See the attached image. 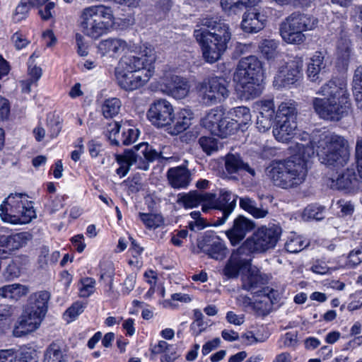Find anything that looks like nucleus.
I'll return each mask as SVG.
<instances>
[{
    "instance_id": "nucleus-42",
    "label": "nucleus",
    "mask_w": 362,
    "mask_h": 362,
    "mask_svg": "<svg viewBox=\"0 0 362 362\" xmlns=\"http://www.w3.org/2000/svg\"><path fill=\"white\" fill-rule=\"evenodd\" d=\"M252 7L250 1V33H257L262 30L267 22V16L260 13L258 8Z\"/></svg>"
},
{
    "instance_id": "nucleus-33",
    "label": "nucleus",
    "mask_w": 362,
    "mask_h": 362,
    "mask_svg": "<svg viewBox=\"0 0 362 362\" xmlns=\"http://www.w3.org/2000/svg\"><path fill=\"white\" fill-rule=\"evenodd\" d=\"M194 114L189 109H181L177 115L175 123L170 131L171 134L177 135L185 131L191 125Z\"/></svg>"
},
{
    "instance_id": "nucleus-12",
    "label": "nucleus",
    "mask_w": 362,
    "mask_h": 362,
    "mask_svg": "<svg viewBox=\"0 0 362 362\" xmlns=\"http://www.w3.org/2000/svg\"><path fill=\"white\" fill-rule=\"evenodd\" d=\"M147 117L154 126L166 127L174 120V109L170 102L165 99H159L150 105Z\"/></svg>"
},
{
    "instance_id": "nucleus-18",
    "label": "nucleus",
    "mask_w": 362,
    "mask_h": 362,
    "mask_svg": "<svg viewBox=\"0 0 362 362\" xmlns=\"http://www.w3.org/2000/svg\"><path fill=\"white\" fill-rule=\"evenodd\" d=\"M44 317L27 308L13 330V336L21 337L35 331L39 327Z\"/></svg>"
},
{
    "instance_id": "nucleus-8",
    "label": "nucleus",
    "mask_w": 362,
    "mask_h": 362,
    "mask_svg": "<svg viewBox=\"0 0 362 362\" xmlns=\"http://www.w3.org/2000/svg\"><path fill=\"white\" fill-rule=\"evenodd\" d=\"M249 238L236 250H233L230 258L222 270V274L228 279L243 275V289L247 290L249 279Z\"/></svg>"
},
{
    "instance_id": "nucleus-31",
    "label": "nucleus",
    "mask_w": 362,
    "mask_h": 362,
    "mask_svg": "<svg viewBox=\"0 0 362 362\" xmlns=\"http://www.w3.org/2000/svg\"><path fill=\"white\" fill-rule=\"evenodd\" d=\"M151 354H160V362H174L178 357L175 347L165 341H160L153 346L151 348Z\"/></svg>"
},
{
    "instance_id": "nucleus-53",
    "label": "nucleus",
    "mask_w": 362,
    "mask_h": 362,
    "mask_svg": "<svg viewBox=\"0 0 362 362\" xmlns=\"http://www.w3.org/2000/svg\"><path fill=\"white\" fill-rule=\"evenodd\" d=\"M79 294L81 297L87 298L90 296L95 289V281L92 278H84L81 280Z\"/></svg>"
},
{
    "instance_id": "nucleus-2",
    "label": "nucleus",
    "mask_w": 362,
    "mask_h": 362,
    "mask_svg": "<svg viewBox=\"0 0 362 362\" xmlns=\"http://www.w3.org/2000/svg\"><path fill=\"white\" fill-rule=\"evenodd\" d=\"M193 35L201 47L203 58L210 64L221 59L231 39L228 25L213 17L200 19Z\"/></svg>"
},
{
    "instance_id": "nucleus-5",
    "label": "nucleus",
    "mask_w": 362,
    "mask_h": 362,
    "mask_svg": "<svg viewBox=\"0 0 362 362\" xmlns=\"http://www.w3.org/2000/svg\"><path fill=\"white\" fill-rule=\"evenodd\" d=\"M113 11L103 4L83 8L79 16L81 32L88 37L97 40L110 32L114 23Z\"/></svg>"
},
{
    "instance_id": "nucleus-9",
    "label": "nucleus",
    "mask_w": 362,
    "mask_h": 362,
    "mask_svg": "<svg viewBox=\"0 0 362 362\" xmlns=\"http://www.w3.org/2000/svg\"><path fill=\"white\" fill-rule=\"evenodd\" d=\"M156 155V153L145 145H136L126 150L123 155L117 156V161L120 165L117 169V173L120 177H124L130 166L134 164L137 165V168L147 170L149 168L148 163L153 162Z\"/></svg>"
},
{
    "instance_id": "nucleus-26",
    "label": "nucleus",
    "mask_w": 362,
    "mask_h": 362,
    "mask_svg": "<svg viewBox=\"0 0 362 362\" xmlns=\"http://www.w3.org/2000/svg\"><path fill=\"white\" fill-rule=\"evenodd\" d=\"M297 122L295 120L276 119L273 127V134L280 142H288L296 134Z\"/></svg>"
},
{
    "instance_id": "nucleus-21",
    "label": "nucleus",
    "mask_w": 362,
    "mask_h": 362,
    "mask_svg": "<svg viewBox=\"0 0 362 362\" xmlns=\"http://www.w3.org/2000/svg\"><path fill=\"white\" fill-rule=\"evenodd\" d=\"M229 95L227 82L223 78L212 77L208 80L204 98L214 103L226 99Z\"/></svg>"
},
{
    "instance_id": "nucleus-30",
    "label": "nucleus",
    "mask_w": 362,
    "mask_h": 362,
    "mask_svg": "<svg viewBox=\"0 0 362 362\" xmlns=\"http://www.w3.org/2000/svg\"><path fill=\"white\" fill-rule=\"evenodd\" d=\"M49 298V293L46 291L35 293L30 296L27 308L45 316L47 311V303Z\"/></svg>"
},
{
    "instance_id": "nucleus-44",
    "label": "nucleus",
    "mask_w": 362,
    "mask_h": 362,
    "mask_svg": "<svg viewBox=\"0 0 362 362\" xmlns=\"http://www.w3.org/2000/svg\"><path fill=\"white\" fill-rule=\"evenodd\" d=\"M279 42L275 40L265 39L259 45V49L262 55L267 59L276 57Z\"/></svg>"
},
{
    "instance_id": "nucleus-24",
    "label": "nucleus",
    "mask_w": 362,
    "mask_h": 362,
    "mask_svg": "<svg viewBox=\"0 0 362 362\" xmlns=\"http://www.w3.org/2000/svg\"><path fill=\"white\" fill-rule=\"evenodd\" d=\"M352 54V45L346 35H341L337 41L336 56L337 66L340 70H346Z\"/></svg>"
},
{
    "instance_id": "nucleus-29",
    "label": "nucleus",
    "mask_w": 362,
    "mask_h": 362,
    "mask_svg": "<svg viewBox=\"0 0 362 362\" xmlns=\"http://www.w3.org/2000/svg\"><path fill=\"white\" fill-rule=\"evenodd\" d=\"M31 238L27 232L18 233L11 235H0V247L9 250H16L25 246Z\"/></svg>"
},
{
    "instance_id": "nucleus-17",
    "label": "nucleus",
    "mask_w": 362,
    "mask_h": 362,
    "mask_svg": "<svg viewBox=\"0 0 362 362\" xmlns=\"http://www.w3.org/2000/svg\"><path fill=\"white\" fill-rule=\"evenodd\" d=\"M198 247L210 257L222 260L226 257L228 249L224 242L217 235H205L198 243Z\"/></svg>"
},
{
    "instance_id": "nucleus-10",
    "label": "nucleus",
    "mask_w": 362,
    "mask_h": 362,
    "mask_svg": "<svg viewBox=\"0 0 362 362\" xmlns=\"http://www.w3.org/2000/svg\"><path fill=\"white\" fill-rule=\"evenodd\" d=\"M281 233V228L276 225L258 228L250 236V252L262 253L273 249L276 246Z\"/></svg>"
},
{
    "instance_id": "nucleus-1",
    "label": "nucleus",
    "mask_w": 362,
    "mask_h": 362,
    "mask_svg": "<svg viewBox=\"0 0 362 362\" xmlns=\"http://www.w3.org/2000/svg\"><path fill=\"white\" fill-rule=\"evenodd\" d=\"M307 143H296L298 154L288 159L273 160L265 170L267 176L274 186L289 189L304 182L308 174L307 158L315 153L320 162L332 168H341L347 164L350 158L348 141L341 136L330 132L317 131L312 139L303 132L298 136Z\"/></svg>"
},
{
    "instance_id": "nucleus-59",
    "label": "nucleus",
    "mask_w": 362,
    "mask_h": 362,
    "mask_svg": "<svg viewBox=\"0 0 362 362\" xmlns=\"http://www.w3.org/2000/svg\"><path fill=\"white\" fill-rule=\"evenodd\" d=\"M310 270L315 274L324 275L329 272V268L325 261L316 259L313 261Z\"/></svg>"
},
{
    "instance_id": "nucleus-50",
    "label": "nucleus",
    "mask_w": 362,
    "mask_h": 362,
    "mask_svg": "<svg viewBox=\"0 0 362 362\" xmlns=\"http://www.w3.org/2000/svg\"><path fill=\"white\" fill-rule=\"evenodd\" d=\"M142 222L148 228H156L163 224V219L160 214L139 213Z\"/></svg>"
},
{
    "instance_id": "nucleus-58",
    "label": "nucleus",
    "mask_w": 362,
    "mask_h": 362,
    "mask_svg": "<svg viewBox=\"0 0 362 362\" xmlns=\"http://www.w3.org/2000/svg\"><path fill=\"white\" fill-rule=\"evenodd\" d=\"M362 262V250L356 249L350 252L347 258V265L354 267Z\"/></svg>"
},
{
    "instance_id": "nucleus-56",
    "label": "nucleus",
    "mask_w": 362,
    "mask_h": 362,
    "mask_svg": "<svg viewBox=\"0 0 362 362\" xmlns=\"http://www.w3.org/2000/svg\"><path fill=\"white\" fill-rule=\"evenodd\" d=\"M139 145H145L147 146L149 148H151L154 153H156L155 158H153V161L158 160V159H162V160H170L173 159L172 153L168 152V150L170 149L169 146H163L162 149L160 151H156L153 146H150L147 143H141Z\"/></svg>"
},
{
    "instance_id": "nucleus-35",
    "label": "nucleus",
    "mask_w": 362,
    "mask_h": 362,
    "mask_svg": "<svg viewBox=\"0 0 362 362\" xmlns=\"http://www.w3.org/2000/svg\"><path fill=\"white\" fill-rule=\"evenodd\" d=\"M225 168L228 174L239 173L243 170L249 172L248 164L237 153H228L226 156Z\"/></svg>"
},
{
    "instance_id": "nucleus-51",
    "label": "nucleus",
    "mask_w": 362,
    "mask_h": 362,
    "mask_svg": "<svg viewBox=\"0 0 362 362\" xmlns=\"http://www.w3.org/2000/svg\"><path fill=\"white\" fill-rule=\"evenodd\" d=\"M120 124L116 122L109 124V127L107 128V137L112 145H122V133H120Z\"/></svg>"
},
{
    "instance_id": "nucleus-49",
    "label": "nucleus",
    "mask_w": 362,
    "mask_h": 362,
    "mask_svg": "<svg viewBox=\"0 0 362 362\" xmlns=\"http://www.w3.org/2000/svg\"><path fill=\"white\" fill-rule=\"evenodd\" d=\"M325 208L322 206L312 204L308 206L303 212V216L308 219L320 221L325 217Z\"/></svg>"
},
{
    "instance_id": "nucleus-55",
    "label": "nucleus",
    "mask_w": 362,
    "mask_h": 362,
    "mask_svg": "<svg viewBox=\"0 0 362 362\" xmlns=\"http://www.w3.org/2000/svg\"><path fill=\"white\" fill-rule=\"evenodd\" d=\"M337 209L340 210V216H346L351 215L354 211V206L349 201L344 199L338 200L336 203Z\"/></svg>"
},
{
    "instance_id": "nucleus-28",
    "label": "nucleus",
    "mask_w": 362,
    "mask_h": 362,
    "mask_svg": "<svg viewBox=\"0 0 362 362\" xmlns=\"http://www.w3.org/2000/svg\"><path fill=\"white\" fill-rule=\"evenodd\" d=\"M127 42L120 38H108L102 40L98 44V50L102 55H109L115 57L127 49Z\"/></svg>"
},
{
    "instance_id": "nucleus-4",
    "label": "nucleus",
    "mask_w": 362,
    "mask_h": 362,
    "mask_svg": "<svg viewBox=\"0 0 362 362\" xmlns=\"http://www.w3.org/2000/svg\"><path fill=\"white\" fill-rule=\"evenodd\" d=\"M141 57L129 56L122 58L115 69L119 86L132 91L144 86L153 74L152 64L155 57L151 49L146 48Z\"/></svg>"
},
{
    "instance_id": "nucleus-52",
    "label": "nucleus",
    "mask_w": 362,
    "mask_h": 362,
    "mask_svg": "<svg viewBox=\"0 0 362 362\" xmlns=\"http://www.w3.org/2000/svg\"><path fill=\"white\" fill-rule=\"evenodd\" d=\"M31 7L32 6L30 4L29 0H21L13 15V21L20 22L25 19Z\"/></svg>"
},
{
    "instance_id": "nucleus-60",
    "label": "nucleus",
    "mask_w": 362,
    "mask_h": 362,
    "mask_svg": "<svg viewBox=\"0 0 362 362\" xmlns=\"http://www.w3.org/2000/svg\"><path fill=\"white\" fill-rule=\"evenodd\" d=\"M269 337V334L265 332L263 326L257 329V333L250 332V344L252 343L263 342Z\"/></svg>"
},
{
    "instance_id": "nucleus-23",
    "label": "nucleus",
    "mask_w": 362,
    "mask_h": 362,
    "mask_svg": "<svg viewBox=\"0 0 362 362\" xmlns=\"http://www.w3.org/2000/svg\"><path fill=\"white\" fill-rule=\"evenodd\" d=\"M249 232V220L243 216H238L233 221V226L226 232V236L233 246L245 240Z\"/></svg>"
},
{
    "instance_id": "nucleus-27",
    "label": "nucleus",
    "mask_w": 362,
    "mask_h": 362,
    "mask_svg": "<svg viewBox=\"0 0 362 362\" xmlns=\"http://www.w3.org/2000/svg\"><path fill=\"white\" fill-rule=\"evenodd\" d=\"M167 177L170 185L175 189L185 188L191 181L190 172L184 166L168 169Z\"/></svg>"
},
{
    "instance_id": "nucleus-14",
    "label": "nucleus",
    "mask_w": 362,
    "mask_h": 362,
    "mask_svg": "<svg viewBox=\"0 0 362 362\" xmlns=\"http://www.w3.org/2000/svg\"><path fill=\"white\" fill-rule=\"evenodd\" d=\"M327 185L333 189L356 192L362 189V178L354 168H347L336 177L329 178Z\"/></svg>"
},
{
    "instance_id": "nucleus-37",
    "label": "nucleus",
    "mask_w": 362,
    "mask_h": 362,
    "mask_svg": "<svg viewBox=\"0 0 362 362\" xmlns=\"http://www.w3.org/2000/svg\"><path fill=\"white\" fill-rule=\"evenodd\" d=\"M223 115L224 112L222 109L218 107L211 109L202 119V124L213 134L224 117Z\"/></svg>"
},
{
    "instance_id": "nucleus-39",
    "label": "nucleus",
    "mask_w": 362,
    "mask_h": 362,
    "mask_svg": "<svg viewBox=\"0 0 362 362\" xmlns=\"http://www.w3.org/2000/svg\"><path fill=\"white\" fill-rule=\"evenodd\" d=\"M297 108L296 103L289 100L282 102L278 107L276 119L295 120L296 121Z\"/></svg>"
},
{
    "instance_id": "nucleus-13",
    "label": "nucleus",
    "mask_w": 362,
    "mask_h": 362,
    "mask_svg": "<svg viewBox=\"0 0 362 362\" xmlns=\"http://www.w3.org/2000/svg\"><path fill=\"white\" fill-rule=\"evenodd\" d=\"M252 302H250L253 310L257 315H267L272 310L273 305L277 302L279 293L269 287H264L262 290L252 291Z\"/></svg>"
},
{
    "instance_id": "nucleus-6",
    "label": "nucleus",
    "mask_w": 362,
    "mask_h": 362,
    "mask_svg": "<svg viewBox=\"0 0 362 362\" xmlns=\"http://www.w3.org/2000/svg\"><path fill=\"white\" fill-rule=\"evenodd\" d=\"M317 23V19L310 14L293 12L281 23L279 33L286 43L300 45L306 39L303 33L315 29Z\"/></svg>"
},
{
    "instance_id": "nucleus-61",
    "label": "nucleus",
    "mask_w": 362,
    "mask_h": 362,
    "mask_svg": "<svg viewBox=\"0 0 362 362\" xmlns=\"http://www.w3.org/2000/svg\"><path fill=\"white\" fill-rule=\"evenodd\" d=\"M11 40L17 49L25 47L30 42L22 33L18 32L13 35Z\"/></svg>"
},
{
    "instance_id": "nucleus-40",
    "label": "nucleus",
    "mask_w": 362,
    "mask_h": 362,
    "mask_svg": "<svg viewBox=\"0 0 362 362\" xmlns=\"http://www.w3.org/2000/svg\"><path fill=\"white\" fill-rule=\"evenodd\" d=\"M308 245L303 238L295 232H291L288 235L284 244L285 250L290 253H298Z\"/></svg>"
},
{
    "instance_id": "nucleus-3",
    "label": "nucleus",
    "mask_w": 362,
    "mask_h": 362,
    "mask_svg": "<svg viewBox=\"0 0 362 362\" xmlns=\"http://www.w3.org/2000/svg\"><path fill=\"white\" fill-rule=\"evenodd\" d=\"M317 93L325 98H315L312 104L320 118L337 122L348 114L351 103L345 80L331 79L321 86Z\"/></svg>"
},
{
    "instance_id": "nucleus-19",
    "label": "nucleus",
    "mask_w": 362,
    "mask_h": 362,
    "mask_svg": "<svg viewBox=\"0 0 362 362\" xmlns=\"http://www.w3.org/2000/svg\"><path fill=\"white\" fill-rule=\"evenodd\" d=\"M264 71L262 62L250 56V99L259 96L264 89Z\"/></svg>"
},
{
    "instance_id": "nucleus-11",
    "label": "nucleus",
    "mask_w": 362,
    "mask_h": 362,
    "mask_svg": "<svg viewBox=\"0 0 362 362\" xmlns=\"http://www.w3.org/2000/svg\"><path fill=\"white\" fill-rule=\"evenodd\" d=\"M303 61L295 57L279 68L274 78V86L277 88L288 87L298 82L303 77Z\"/></svg>"
},
{
    "instance_id": "nucleus-34",
    "label": "nucleus",
    "mask_w": 362,
    "mask_h": 362,
    "mask_svg": "<svg viewBox=\"0 0 362 362\" xmlns=\"http://www.w3.org/2000/svg\"><path fill=\"white\" fill-rule=\"evenodd\" d=\"M28 291L29 288L27 286L20 284L6 285L0 288V298L18 300L25 296Z\"/></svg>"
},
{
    "instance_id": "nucleus-36",
    "label": "nucleus",
    "mask_w": 362,
    "mask_h": 362,
    "mask_svg": "<svg viewBox=\"0 0 362 362\" xmlns=\"http://www.w3.org/2000/svg\"><path fill=\"white\" fill-rule=\"evenodd\" d=\"M221 4V6L224 10H233L235 13H237L238 11L243 9L246 10L243 16L241 27L245 32L247 33L248 26L247 25V11L248 8L249 0H222Z\"/></svg>"
},
{
    "instance_id": "nucleus-48",
    "label": "nucleus",
    "mask_w": 362,
    "mask_h": 362,
    "mask_svg": "<svg viewBox=\"0 0 362 362\" xmlns=\"http://www.w3.org/2000/svg\"><path fill=\"white\" fill-rule=\"evenodd\" d=\"M198 143L207 155H211L218 149V140L211 136H201Z\"/></svg>"
},
{
    "instance_id": "nucleus-41",
    "label": "nucleus",
    "mask_w": 362,
    "mask_h": 362,
    "mask_svg": "<svg viewBox=\"0 0 362 362\" xmlns=\"http://www.w3.org/2000/svg\"><path fill=\"white\" fill-rule=\"evenodd\" d=\"M121 107L122 102L119 98H110L103 102L101 112L105 118H113L119 114Z\"/></svg>"
},
{
    "instance_id": "nucleus-46",
    "label": "nucleus",
    "mask_w": 362,
    "mask_h": 362,
    "mask_svg": "<svg viewBox=\"0 0 362 362\" xmlns=\"http://www.w3.org/2000/svg\"><path fill=\"white\" fill-rule=\"evenodd\" d=\"M235 119L234 122L237 127L241 128L242 131L247 129V123L249 121V108L245 106H239L234 108Z\"/></svg>"
},
{
    "instance_id": "nucleus-22",
    "label": "nucleus",
    "mask_w": 362,
    "mask_h": 362,
    "mask_svg": "<svg viewBox=\"0 0 362 362\" xmlns=\"http://www.w3.org/2000/svg\"><path fill=\"white\" fill-rule=\"evenodd\" d=\"M212 193L192 191L187 194H179L177 203L182 204L185 208H194L202 204L203 211H207L208 202L212 200Z\"/></svg>"
},
{
    "instance_id": "nucleus-54",
    "label": "nucleus",
    "mask_w": 362,
    "mask_h": 362,
    "mask_svg": "<svg viewBox=\"0 0 362 362\" xmlns=\"http://www.w3.org/2000/svg\"><path fill=\"white\" fill-rule=\"evenodd\" d=\"M138 136L139 133L137 129L130 128L126 129L124 127L122 132V144L124 146L129 145L135 142Z\"/></svg>"
},
{
    "instance_id": "nucleus-15",
    "label": "nucleus",
    "mask_w": 362,
    "mask_h": 362,
    "mask_svg": "<svg viewBox=\"0 0 362 362\" xmlns=\"http://www.w3.org/2000/svg\"><path fill=\"white\" fill-rule=\"evenodd\" d=\"M212 196V200L208 202V209H215L222 211V216L218 218L216 221V225L220 226L226 221L234 210L236 206L237 197L226 189L220 190L218 198H216V194L213 193Z\"/></svg>"
},
{
    "instance_id": "nucleus-47",
    "label": "nucleus",
    "mask_w": 362,
    "mask_h": 362,
    "mask_svg": "<svg viewBox=\"0 0 362 362\" xmlns=\"http://www.w3.org/2000/svg\"><path fill=\"white\" fill-rule=\"evenodd\" d=\"M268 281V276L262 274L257 267L250 265V293L255 291V288L264 285Z\"/></svg>"
},
{
    "instance_id": "nucleus-7",
    "label": "nucleus",
    "mask_w": 362,
    "mask_h": 362,
    "mask_svg": "<svg viewBox=\"0 0 362 362\" xmlns=\"http://www.w3.org/2000/svg\"><path fill=\"white\" fill-rule=\"evenodd\" d=\"M0 217L11 224H26L35 217V211L23 194H11L0 205Z\"/></svg>"
},
{
    "instance_id": "nucleus-64",
    "label": "nucleus",
    "mask_w": 362,
    "mask_h": 362,
    "mask_svg": "<svg viewBox=\"0 0 362 362\" xmlns=\"http://www.w3.org/2000/svg\"><path fill=\"white\" fill-rule=\"evenodd\" d=\"M20 274V269L17 264L12 262L10 263L5 271V276L8 280H11L16 277H18Z\"/></svg>"
},
{
    "instance_id": "nucleus-20",
    "label": "nucleus",
    "mask_w": 362,
    "mask_h": 362,
    "mask_svg": "<svg viewBox=\"0 0 362 362\" xmlns=\"http://www.w3.org/2000/svg\"><path fill=\"white\" fill-rule=\"evenodd\" d=\"M249 57H243L238 63L233 80L235 90L241 99H249Z\"/></svg>"
},
{
    "instance_id": "nucleus-16",
    "label": "nucleus",
    "mask_w": 362,
    "mask_h": 362,
    "mask_svg": "<svg viewBox=\"0 0 362 362\" xmlns=\"http://www.w3.org/2000/svg\"><path fill=\"white\" fill-rule=\"evenodd\" d=\"M253 112L256 113V127L259 132L269 130L272 124L275 110L273 100H260L252 105Z\"/></svg>"
},
{
    "instance_id": "nucleus-62",
    "label": "nucleus",
    "mask_w": 362,
    "mask_h": 362,
    "mask_svg": "<svg viewBox=\"0 0 362 362\" xmlns=\"http://www.w3.org/2000/svg\"><path fill=\"white\" fill-rule=\"evenodd\" d=\"M136 274H131L128 275L123 283L122 287V293L127 295L129 294L134 288L136 284Z\"/></svg>"
},
{
    "instance_id": "nucleus-38",
    "label": "nucleus",
    "mask_w": 362,
    "mask_h": 362,
    "mask_svg": "<svg viewBox=\"0 0 362 362\" xmlns=\"http://www.w3.org/2000/svg\"><path fill=\"white\" fill-rule=\"evenodd\" d=\"M325 68L324 62V56L321 52H315L310 58L308 64L307 74L308 77L312 81H315L319 78L320 72Z\"/></svg>"
},
{
    "instance_id": "nucleus-45",
    "label": "nucleus",
    "mask_w": 362,
    "mask_h": 362,
    "mask_svg": "<svg viewBox=\"0 0 362 362\" xmlns=\"http://www.w3.org/2000/svg\"><path fill=\"white\" fill-rule=\"evenodd\" d=\"M353 92L358 107L362 109V67H358L353 78Z\"/></svg>"
},
{
    "instance_id": "nucleus-57",
    "label": "nucleus",
    "mask_w": 362,
    "mask_h": 362,
    "mask_svg": "<svg viewBox=\"0 0 362 362\" xmlns=\"http://www.w3.org/2000/svg\"><path fill=\"white\" fill-rule=\"evenodd\" d=\"M18 358L19 355L13 349H0V362H16Z\"/></svg>"
},
{
    "instance_id": "nucleus-43",
    "label": "nucleus",
    "mask_w": 362,
    "mask_h": 362,
    "mask_svg": "<svg viewBox=\"0 0 362 362\" xmlns=\"http://www.w3.org/2000/svg\"><path fill=\"white\" fill-rule=\"evenodd\" d=\"M238 128L236 123L233 119H227L223 117L218 127L213 134L216 135L221 138H226L234 134L235 129Z\"/></svg>"
},
{
    "instance_id": "nucleus-25",
    "label": "nucleus",
    "mask_w": 362,
    "mask_h": 362,
    "mask_svg": "<svg viewBox=\"0 0 362 362\" xmlns=\"http://www.w3.org/2000/svg\"><path fill=\"white\" fill-rule=\"evenodd\" d=\"M164 83L168 93L176 99H182L189 93V86L187 81L177 75L166 76L164 79Z\"/></svg>"
},
{
    "instance_id": "nucleus-32",
    "label": "nucleus",
    "mask_w": 362,
    "mask_h": 362,
    "mask_svg": "<svg viewBox=\"0 0 362 362\" xmlns=\"http://www.w3.org/2000/svg\"><path fill=\"white\" fill-rule=\"evenodd\" d=\"M42 362H67L62 344L59 341L51 343L44 352Z\"/></svg>"
},
{
    "instance_id": "nucleus-63",
    "label": "nucleus",
    "mask_w": 362,
    "mask_h": 362,
    "mask_svg": "<svg viewBox=\"0 0 362 362\" xmlns=\"http://www.w3.org/2000/svg\"><path fill=\"white\" fill-rule=\"evenodd\" d=\"M356 158L358 174L362 178V139H358L356 145Z\"/></svg>"
}]
</instances>
